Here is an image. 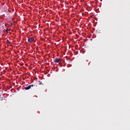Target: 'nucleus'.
<instances>
[{
	"label": "nucleus",
	"mask_w": 130,
	"mask_h": 130,
	"mask_svg": "<svg viewBox=\"0 0 130 130\" xmlns=\"http://www.w3.org/2000/svg\"><path fill=\"white\" fill-rule=\"evenodd\" d=\"M33 41H34V38L33 37H30L28 39V42H29V43H31L33 42Z\"/></svg>",
	"instance_id": "nucleus-1"
},
{
	"label": "nucleus",
	"mask_w": 130,
	"mask_h": 130,
	"mask_svg": "<svg viewBox=\"0 0 130 130\" xmlns=\"http://www.w3.org/2000/svg\"><path fill=\"white\" fill-rule=\"evenodd\" d=\"M54 62L59 63L60 62V58H55L54 60Z\"/></svg>",
	"instance_id": "nucleus-2"
},
{
	"label": "nucleus",
	"mask_w": 130,
	"mask_h": 130,
	"mask_svg": "<svg viewBox=\"0 0 130 130\" xmlns=\"http://www.w3.org/2000/svg\"><path fill=\"white\" fill-rule=\"evenodd\" d=\"M33 85H30L28 86H27L25 88V90H29V89H31V88H32V87H33Z\"/></svg>",
	"instance_id": "nucleus-3"
},
{
	"label": "nucleus",
	"mask_w": 130,
	"mask_h": 130,
	"mask_svg": "<svg viewBox=\"0 0 130 130\" xmlns=\"http://www.w3.org/2000/svg\"><path fill=\"white\" fill-rule=\"evenodd\" d=\"M6 31H7V32H9V31H10V29H7Z\"/></svg>",
	"instance_id": "nucleus-4"
}]
</instances>
